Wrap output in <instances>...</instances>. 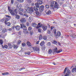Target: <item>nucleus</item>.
Wrapping results in <instances>:
<instances>
[{"instance_id":"nucleus-22","label":"nucleus","mask_w":76,"mask_h":76,"mask_svg":"<svg viewBox=\"0 0 76 76\" xmlns=\"http://www.w3.org/2000/svg\"><path fill=\"white\" fill-rule=\"evenodd\" d=\"M21 44V41L20 40H18L17 41V46L18 45H19V44Z\"/></svg>"},{"instance_id":"nucleus-63","label":"nucleus","mask_w":76,"mask_h":76,"mask_svg":"<svg viewBox=\"0 0 76 76\" xmlns=\"http://www.w3.org/2000/svg\"><path fill=\"white\" fill-rule=\"evenodd\" d=\"M14 48H16L17 46L16 45H14Z\"/></svg>"},{"instance_id":"nucleus-17","label":"nucleus","mask_w":76,"mask_h":76,"mask_svg":"<svg viewBox=\"0 0 76 76\" xmlns=\"http://www.w3.org/2000/svg\"><path fill=\"white\" fill-rule=\"evenodd\" d=\"M51 11L50 10H48L46 12V14H47L48 15H51Z\"/></svg>"},{"instance_id":"nucleus-38","label":"nucleus","mask_w":76,"mask_h":76,"mask_svg":"<svg viewBox=\"0 0 76 76\" xmlns=\"http://www.w3.org/2000/svg\"><path fill=\"white\" fill-rule=\"evenodd\" d=\"M17 1L20 3H23L24 1L23 0H17Z\"/></svg>"},{"instance_id":"nucleus-39","label":"nucleus","mask_w":76,"mask_h":76,"mask_svg":"<svg viewBox=\"0 0 76 76\" xmlns=\"http://www.w3.org/2000/svg\"><path fill=\"white\" fill-rule=\"evenodd\" d=\"M36 15L37 16L39 15V12H36Z\"/></svg>"},{"instance_id":"nucleus-58","label":"nucleus","mask_w":76,"mask_h":76,"mask_svg":"<svg viewBox=\"0 0 76 76\" xmlns=\"http://www.w3.org/2000/svg\"><path fill=\"white\" fill-rule=\"evenodd\" d=\"M1 22H4V19H2L1 20Z\"/></svg>"},{"instance_id":"nucleus-41","label":"nucleus","mask_w":76,"mask_h":76,"mask_svg":"<svg viewBox=\"0 0 76 76\" xmlns=\"http://www.w3.org/2000/svg\"><path fill=\"white\" fill-rule=\"evenodd\" d=\"M45 7H46L47 9H49V8L50 7H49V5H45Z\"/></svg>"},{"instance_id":"nucleus-49","label":"nucleus","mask_w":76,"mask_h":76,"mask_svg":"<svg viewBox=\"0 0 76 76\" xmlns=\"http://www.w3.org/2000/svg\"><path fill=\"white\" fill-rule=\"evenodd\" d=\"M14 2V0H11V3L12 4H13V3Z\"/></svg>"},{"instance_id":"nucleus-11","label":"nucleus","mask_w":76,"mask_h":76,"mask_svg":"<svg viewBox=\"0 0 76 76\" xmlns=\"http://www.w3.org/2000/svg\"><path fill=\"white\" fill-rule=\"evenodd\" d=\"M14 9H13L12 11L10 12V13L12 15L15 16V15L16 14V13L15 14L14 12Z\"/></svg>"},{"instance_id":"nucleus-46","label":"nucleus","mask_w":76,"mask_h":76,"mask_svg":"<svg viewBox=\"0 0 76 76\" xmlns=\"http://www.w3.org/2000/svg\"><path fill=\"white\" fill-rule=\"evenodd\" d=\"M27 1L29 3H31V0H27Z\"/></svg>"},{"instance_id":"nucleus-8","label":"nucleus","mask_w":76,"mask_h":76,"mask_svg":"<svg viewBox=\"0 0 76 76\" xmlns=\"http://www.w3.org/2000/svg\"><path fill=\"white\" fill-rule=\"evenodd\" d=\"M42 28L43 31H45L47 29L48 27L46 26H43Z\"/></svg>"},{"instance_id":"nucleus-50","label":"nucleus","mask_w":76,"mask_h":76,"mask_svg":"<svg viewBox=\"0 0 76 76\" xmlns=\"http://www.w3.org/2000/svg\"><path fill=\"white\" fill-rule=\"evenodd\" d=\"M20 5H19V4H17V6H16V7L17 8H19L20 7Z\"/></svg>"},{"instance_id":"nucleus-18","label":"nucleus","mask_w":76,"mask_h":76,"mask_svg":"<svg viewBox=\"0 0 76 76\" xmlns=\"http://www.w3.org/2000/svg\"><path fill=\"white\" fill-rule=\"evenodd\" d=\"M31 26L35 28L37 26V24L35 23H32L31 24Z\"/></svg>"},{"instance_id":"nucleus-37","label":"nucleus","mask_w":76,"mask_h":76,"mask_svg":"<svg viewBox=\"0 0 76 76\" xmlns=\"http://www.w3.org/2000/svg\"><path fill=\"white\" fill-rule=\"evenodd\" d=\"M9 74L8 72H5L2 74V75H8Z\"/></svg>"},{"instance_id":"nucleus-32","label":"nucleus","mask_w":76,"mask_h":76,"mask_svg":"<svg viewBox=\"0 0 76 76\" xmlns=\"http://www.w3.org/2000/svg\"><path fill=\"white\" fill-rule=\"evenodd\" d=\"M8 10L9 11V12H11L12 11V9H10V7L8 6Z\"/></svg>"},{"instance_id":"nucleus-6","label":"nucleus","mask_w":76,"mask_h":76,"mask_svg":"<svg viewBox=\"0 0 76 76\" xmlns=\"http://www.w3.org/2000/svg\"><path fill=\"white\" fill-rule=\"evenodd\" d=\"M28 10L29 13H32L34 12V8H33V7H31L29 10Z\"/></svg>"},{"instance_id":"nucleus-10","label":"nucleus","mask_w":76,"mask_h":76,"mask_svg":"<svg viewBox=\"0 0 76 76\" xmlns=\"http://www.w3.org/2000/svg\"><path fill=\"white\" fill-rule=\"evenodd\" d=\"M23 9L22 8L18 10L19 14H22V13L23 12Z\"/></svg>"},{"instance_id":"nucleus-59","label":"nucleus","mask_w":76,"mask_h":76,"mask_svg":"<svg viewBox=\"0 0 76 76\" xmlns=\"http://www.w3.org/2000/svg\"><path fill=\"white\" fill-rule=\"evenodd\" d=\"M30 54H31V52H30V51L27 52V54H28V55H29Z\"/></svg>"},{"instance_id":"nucleus-56","label":"nucleus","mask_w":76,"mask_h":76,"mask_svg":"<svg viewBox=\"0 0 76 76\" xmlns=\"http://www.w3.org/2000/svg\"><path fill=\"white\" fill-rule=\"evenodd\" d=\"M38 32H41V30L40 28H39L38 29Z\"/></svg>"},{"instance_id":"nucleus-40","label":"nucleus","mask_w":76,"mask_h":76,"mask_svg":"<svg viewBox=\"0 0 76 76\" xmlns=\"http://www.w3.org/2000/svg\"><path fill=\"white\" fill-rule=\"evenodd\" d=\"M47 33L48 34H50L51 33V31H50L49 30H48L47 31Z\"/></svg>"},{"instance_id":"nucleus-24","label":"nucleus","mask_w":76,"mask_h":76,"mask_svg":"<svg viewBox=\"0 0 76 76\" xmlns=\"http://www.w3.org/2000/svg\"><path fill=\"white\" fill-rule=\"evenodd\" d=\"M33 9H34V10L36 12H37V11L38 10V8L37 7H33Z\"/></svg>"},{"instance_id":"nucleus-4","label":"nucleus","mask_w":76,"mask_h":76,"mask_svg":"<svg viewBox=\"0 0 76 76\" xmlns=\"http://www.w3.org/2000/svg\"><path fill=\"white\" fill-rule=\"evenodd\" d=\"M11 19H12V17H11L10 16L8 15H6V18L5 21H8Z\"/></svg>"},{"instance_id":"nucleus-30","label":"nucleus","mask_w":76,"mask_h":76,"mask_svg":"<svg viewBox=\"0 0 76 76\" xmlns=\"http://www.w3.org/2000/svg\"><path fill=\"white\" fill-rule=\"evenodd\" d=\"M43 38V37L41 35H40L39 37V40H41V39H42Z\"/></svg>"},{"instance_id":"nucleus-34","label":"nucleus","mask_w":76,"mask_h":76,"mask_svg":"<svg viewBox=\"0 0 76 76\" xmlns=\"http://www.w3.org/2000/svg\"><path fill=\"white\" fill-rule=\"evenodd\" d=\"M51 53H52V50L51 49H50L48 51V54H51Z\"/></svg>"},{"instance_id":"nucleus-20","label":"nucleus","mask_w":76,"mask_h":76,"mask_svg":"<svg viewBox=\"0 0 76 76\" xmlns=\"http://www.w3.org/2000/svg\"><path fill=\"white\" fill-rule=\"evenodd\" d=\"M28 10H26V9H24L23 10V13H26V12L27 13H28Z\"/></svg>"},{"instance_id":"nucleus-27","label":"nucleus","mask_w":76,"mask_h":76,"mask_svg":"<svg viewBox=\"0 0 76 76\" xmlns=\"http://www.w3.org/2000/svg\"><path fill=\"white\" fill-rule=\"evenodd\" d=\"M73 35H74V33H71V34H69V35H70V36L71 37H72V38H75V37H74V36H73Z\"/></svg>"},{"instance_id":"nucleus-26","label":"nucleus","mask_w":76,"mask_h":76,"mask_svg":"<svg viewBox=\"0 0 76 76\" xmlns=\"http://www.w3.org/2000/svg\"><path fill=\"white\" fill-rule=\"evenodd\" d=\"M7 32V29L5 28H3L2 32L3 33H4L5 32Z\"/></svg>"},{"instance_id":"nucleus-44","label":"nucleus","mask_w":76,"mask_h":76,"mask_svg":"<svg viewBox=\"0 0 76 76\" xmlns=\"http://www.w3.org/2000/svg\"><path fill=\"white\" fill-rule=\"evenodd\" d=\"M22 45L23 47H25V46L26 45V44H25V43H23L22 44Z\"/></svg>"},{"instance_id":"nucleus-33","label":"nucleus","mask_w":76,"mask_h":76,"mask_svg":"<svg viewBox=\"0 0 76 76\" xmlns=\"http://www.w3.org/2000/svg\"><path fill=\"white\" fill-rule=\"evenodd\" d=\"M52 43H53V44H57V41L56 40H53L52 41Z\"/></svg>"},{"instance_id":"nucleus-52","label":"nucleus","mask_w":76,"mask_h":76,"mask_svg":"<svg viewBox=\"0 0 76 76\" xmlns=\"http://www.w3.org/2000/svg\"><path fill=\"white\" fill-rule=\"evenodd\" d=\"M22 33V31H20L18 32V35H21V33Z\"/></svg>"},{"instance_id":"nucleus-48","label":"nucleus","mask_w":76,"mask_h":76,"mask_svg":"<svg viewBox=\"0 0 76 76\" xmlns=\"http://www.w3.org/2000/svg\"><path fill=\"white\" fill-rule=\"evenodd\" d=\"M3 29V28L2 27V26L1 25H0V31H1Z\"/></svg>"},{"instance_id":"nucleus-21","label":"nucleus","mask_w":76,"mask_h":76,"mask_svg":"<svg viewBox=\"0 0 76 76\" xmlns=\"http://www.w3.org/2000/svg\"><path fill=\"white\" fill-rule=\"evenodd\" d=\"M37 3H39V4H42L43 3L42 1H41L40 0H38L37 1Z\"/></svg>"},{"instance_id":"nucleus-35","label":"nucleus","mask_w":76,"mask_h":76,"mask_svg":"<svg viewBox=\"0 0 76 76\" xmlns=\"http://www.w3.org/2000/svg\"><path fill=\"white\" fill-rule=\"evenodd\" d=\"M53 32L54 34H56V29L54 28L53 31Z\"/></svg>"},{"instance_id":"nucleus-5","label":"nucleus","mask_w":76,"mask_h":76,"mask_svg":"<svg viewBox=\"0 0 76 76\" xmlns=\"http://www.w3.org/2000/svg\"><path fill=\"white\" fill-rule=\"evenodd\" d=\"M44 6L43 5H42L40 6V7L39 9V11L40 12H42L43 10H44Z\"/></svg>"},{"instance_id":"nucleus-64","label":"nucleus","mask_w":76,"mask_h":76,"mask_svg":"<svg viewBox=\"0 0 76 76\" xmlns=\"http://www.w3.org/2000/svg\"><path fill=\"white\" fill-rule=\"evenodd\" d=\"M34 3H31V5L32 6H34Z\"/></svg>"},{"instance_id":"nucleus-19","label":"nucleus","mask_w":76,"mask_h":76,"mask_svg":"<svg viewBox=\"0 0 76 76\" xmlns=\"http://www.w3.org/2000/svg\"><path fill=\"white\" fill-rule=\"evenodd\" d=\"M26 44L29 47L31 46V43L29 41H28L27 42Z\"/></svg>"},{"instance_id":"nucleus-54","label":"nucleus","mask_w":76,"mask_h":76,"mask_svg":"<svg viewBox=\"0 0 76 76\" xmlns=\"http://www.w3.org/2000/svg\"><path fill=\"white\" fill-rule=\"evenodd\" d=\"M31 29H32V28H31V27H29L28 28V31H31Z\"/></svg>"},{"instance_id":"nucleus-1","label":"nucleus","mask_w":76,"mask_h":76,"mask_svg":"<svg viewBox=\"0 0 76 76\" xmlns=\"http://www.w3.org/2000/svg\"><path fill=\"white\" fill-rule=\"evenodd\" d=\"M21 26V28H22L23 29V31L24 33L25 34H28L29 33L28 31V30H27V28L26 26V25L23 24H20Z\"/></svg>"},{"instance_id":"nucleus-55","label":"nucleus","mask_w":76,"mask_h":76,"mask_svg":"<svg viewBox=\"0 0 76 76\" xmlns=\"http://www.w3.org/2000/svg\"><path fill=\"white\" fill-rule=\"evenodd\" d=\"M8 45L9 47H11V46H12V44L10 43H9L8 44Z\"/></svg>"},{"instance_id":"nucleus-7","label":"nucleus","mask_w":76,"mask_h":76,"mask_svg":"<svg viewBox=\"0 0 76 76\" xmlns=\"http://www.w3.org/2000/svg\"><path fill=\"white\" fill-rule=\"evenodd\" d=\"M20 22L22 23H24L25 22H26V20L25 18H23L21 19Z\"/></svg>"},{"instance_id":"nucleus-31","label":"nucleus","mask_w":76,"mask_h":76,"mask_svg":"<svg viewBox=\"0 0 76 76\" xmlns=\"http://www.w3.org/2000/svg\"><path fill=\"white\" fill-rule=\"evenodd\" d=\"M43 38L44 40H47V37L46 36H44Z\"/></svg>"},{"instance_id":"nucleus-53","label":"nucleus","mask_w":76,"mask_h":76,"mask_svg":"<svg viewBox=\"0 0 76 76\" xmlns=\"http://www.w3.org/2000/svg\"><path fill=\"white\" fill-rule=\"evenodd\" d=\"M54 27L53 26H52L50 27V29H51V30H53V29H54Z\"/></svg>"},{"instance_id":"nucleus-2","label":"nucleus","mask_w":76,"mask_h":76,"mask_svg":"<svg viewBox=\"0 0 76 76\" xmlns=\"http://www.w3.org/2000/svg\"><path fill=\"white\" fill-rule=\"evenodd\" d=\"M67 67H66L64 69V72H63V75L65 76H69L70 74V71L69 69H67Z\"/></svg>"},{"instance_id":"nucleus-43","label":"nucleus","mask_w":76,"mask_h":76,"mask_svg":"<svg viewBox=\"0 0 76 76\" xmlns=\"http://www.w3.org/2000/svg\"><path fill=\"white\" fill-rule=\"evenodd\" d=\"M34 33L33 31H31L30 32V34L31 35H33V34Z\"/></svg>"},{"instance_id":"nucleus-13","label":"nucleus","mask_w":76,"mask_h":76,"mask_svg":"<svg viewBox=\"0 0 76 76\" xmlns=\"http://www.w3.org/2000/svg\"><path fill=\"white\" fill-rule=\"evenodd\" d=\"M33 49L35 51H38L39 50V48L37 47H34L33 48Z\"/></svg>"},{"instance_id":"nucleus-51","label":"nucleus","mask_w":76,"mask_h":76,"mask_svg":"<svg viewBox=\"0 0 76 76\" xmlns=\"http://www.w3.org/2000/svg\"><path fill=\"white\" fill-rule=\"evenodd\" d=\"M24 16H26V17L27 18H28V15L26 14H24Z\"/></svg>"},{"instance_id":"nucleus-25","label":"nucleus","mask_w":76,"mask_h":76,"mask_svg":"<svg viewBox=\"0 0 76 76\" xmlns=\"http://www.w3.org/2000/svg\"><path fill=\"white\" fill-rule=\"evenodd\" d=\"M35 5L36 6V7H37V8H39V4L37 2V3H36L35 4Z\"/></svg>"},{"instance_id":"nucleus-29","label":"nucleus","mask_w":76,"mask_h":76,"mask_svg":"<svg viewBox=\"0 0 76 76\" xmlns=\"http://www.w3.org/2000/svg\"><path fill=\"white\" fill-rule=\"evenodd\" d=\"M45 44V42H44V41H43L40 44V45H41V46H43Z\"/></svg>"},{"instance_id":"nucleus-47","label":"nucleus","mask_w":76,"mask_h":76,"mask_svg":"<svg viewBox=\"0 0 76 76\" xmlns=\"http://www.w3.org/2000/svg\"><path fill=\"white\" fill-rule=\"evenodd\" d=\"M75 68H73L72 70V73H73L74 72H75Z\"/></svg>"},{"instance_id":"nucleus-16","label":"nucleus","mask_w":76,"mask_h":76,"mask_svg":"<svg viewBox=\"0 0 76 76\" xmlns=\"http://www.w3.org/2000/svg\"><path fill=\"white\" fill-rule=\"evenodd\" d=\"M15 18L16 19H19L20 18V16L19 15H18V14L16 13V14H15Z\"/></svg>"},{"instance_id":"nucleus-14","label":"nucleus","mask_w":76,"mask_h":76,"mask_svg":"<svg viewBox=\"0 0 76 76\" xmlns=\"http://www.w3.org/2000/svg\"><path fill=\"white\" fill-rule=\"evenodd\" d=\"M58 3H57V2H55V4L54 6V7H55V8H58Z\"/></svg>"},{"instance_id":"nucleus-9","label":"nucleus","mask_w":76,"mask_h":76,"mask_svg":"<svg viewBox=\"0 0 76 76\" xmlns=\"http://www.w3.org/2000/svg\"><path fill=\"white\" fill-rule=\"evenodd\" d=\"M61 35V32L60 31H58L57 32L56 36L57 37H60Z\"/></svg>"},{"instance_id":"nucleus-60","label":"nucleus","mask_w":76,"mask_h":76,"mask_svg":"<svg viewBox=\"0 0 76 76\" xmlns=\"http://www.w3.org/2000/svg\"><path fill=\"white\" fill-rule=\"evenodd\" d=\"M29 23H26V26H29Z\"/></svg>"},{"instance_id":"nucleus-3","label":"nucleus","mask_w":76,"mask_h":76,"mask_svg":"<svg viewBox=\"0 0 76 76\" xmlns=\"http://www.w3.org/2000/svg\"><path fill=\"white\" fill-rule=\"evenodd\" d=\"M53 53H60V52H61V51H62V50L61 49H60L57 51V48H55L54 49H53Z\"/></svg>"},{"instance_id":"nucleus-28","label":"nucleus","mask_w":76,"mask_h":76,"mask_svg":"<svg viewBox=\"0 0 76 76\" xmlns=\"http://www.w3.org/2000/svg\"><path fill=\"white\" fill-rule=\"evenodd\" d=\"M54 5V2L52 1L50 3V7H53Z\"/></svg>"},{"instance_id":"nucleus-57","label":"nucleus","mask_w":76,"mask_h":76,"mask_svg":"<svg viewBox=\"0 0 76 76\" xmlns=\"http://www.w3.org/2000/svg\"><path fill=\"white\" fill-rule=\"evenodd\" d=\"M4 46L5 48H8V46H7V45H4Z\"/></svg>"},{"instance_id":"nucleus-36","label":"nucleus","mask_w":76,"mask_h":76,"mask_svg":"<svg viewBox=\"0 0 76 76\" xmlns=\"http://www.w3.org/2000/svg\"><path fill=\"white\" fill-rule=\"evenodd\" d=\"M3 40L1 39L0 40V44H3Z\"/></svg>"},{"instance_id":"nucleus-23","label":"nucleus","mask_w":76,"mask_h":76,"mask_svg":"<svg viewBox=\"0 0 76 76\" xmlns=\"http://www.w3.org/2000/svg\"><path fill=\"white\" fill-rule=\"evenodd\" d=\"M40 27H41V23H39L38 24L37 26L36 27V28L38 29V28H40Z\"/></svg>"},{"instance_id":"nucleus-61","label":"nucleus","mask_w":76,"mask_h":76,"mask_svg":"<svg viewBox=\"0 0 76 76\" xmlns=\"http://www.w3.org/2000/svg\"><path fill=\"white\" fill-rule=\"evenodd\" d=\"M2 48H3V49H4V48H5V47L4 46H3V45H2Z\"/></svg>"},{"instance_id":"nucleus-12","label":"nucleus","mask_w":76,"mask_h":76,"mask_svg":"<svg viewBox=\"0 0 76 76\" xmlns=\"http://www.w3.org/2000/svg\"><path fill=\"white\" fill-rule=\"evenodd\" d=\"M15 28L16 29L17 31H19V30H20V27L18 25H17L15 27Z\"/></svg>"},{"instance_id":"nucleus-15","label":"nucleus","mask_w":76,"mask_h":76,"mask_svg":"<svg viewBox=\"0 0 76 76\" xmlns=\"http://www.w3.org/2000/svg\"><path fill=\"white\" fill-rule=\"evenodd\" d=\"M7 22H8V21H5V24L6 25H7L8 26H10V25H11V23L9 22L7 23Z\"/></svg>"},{"instance_id":"nucleus-45","label":"nucleus","mask_w":76,"mask_h":76,"mask_svg":"<svg viewBox=\"0 0 76 76\" xmlns=\"http://www.w3.org/2000/svg\"><path fill=\"white\" fill-rule=\"evenodd\" d=\"M18 12V10L17 9H15L14 10V12L15 13H17Z\"/></svg>"},{"instance_id":"nucleus-62","label":"nucleus","mask_w":76,"mask_h":76,"mask_svg":"<svg viewBox=\"0 0 76 76\" xmlns=\"http://www.w3.org/2000/svg\"><path fill=\"white\" fill-rule=\"evenodd\" d=\"M15 28V26H12V27L11 28V29H14V28Z\"/></svg>"},{"instance_id":"nucleus-42","label":"nucleus","mask_w":76,"mask_h":76,"mask_svg":"<svg viewBox=\"0 0 76 76\" xmlns=\"http://www.w3.org/2000/svg\"><path fill=\"white\" fill-rule=\"evenodd\" d=\"M48 46H50L51 45V42H49L47 43Z\"/></svg>"}]
</instances>
